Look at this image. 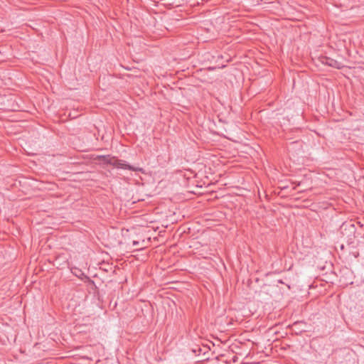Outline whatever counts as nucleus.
I'll return each mask as SVG.
<instances>
[{"instance_id": "f257e3e1", "label": "nucleus", "mask_w": 364, "mask_h": 364, "mask_svg": "<svg viewBox=\"0 0 364 364\" xmlns=\"http://www.w3.org/2000/svg\"><path fill=\"white\" fill-rule=\"evenodd\" d=\"M341 234L342 237L348 245L353 244L356 237V227L355 225L351 222L343 223L340 228Z\"/></svg>"}, {"instance_id": "f03ea898", "label": "nucleus", "mask_w": 364, "mask_h": 364, "mask_svg": "<svg viewBox=\"0 0 364 364\" xmlns=\"http://www.w3.org/2000/svg\"><path fill=\"white\" fill-rule=\"evenodd\" d=\"M319 60L322 64L328 65L330 67L336 68V69H341L344 67L343 63L341 62H339L336 60H334L330 57L326 56V55H321L319 57Z\"/></svg>"}, {"instance_id": "7ed1b4c3", "label": "nucleus", "mask_w": 364, "mask_h": 364, "mask_svg": "<svg viewBox=\"0 0 364 364\" xmlns=\"http://www.w3.org/2000/svg\"><path fill=\"white\" fill-rule=\"evenodd\" d=\"M112 166H114L117 168L128 169V170H132V171L136 170V168H133L132 166L125 164V161H124L122 160L117 159L116 157H114V163H112Z\"/></svg>"}, {"instance_id": "20e7f679", "label": "nucleus", "mask_w": 364, "mask_h": 364, "mask_svg": "<svg viewBox=\"0 0 364 364\" xmlns=\"http://www.w3.org/2000/svg\"><path fill=\"white\" fill-rule=\"evenodd\" d=\"M96 159L102 164L112 165L114 161V156L110 155H100L97 156Z\"/></svg>"}, {"instance_id": "39448f33", "label": "nucleus", "mask_w": 364, "mask_h": 364, "mask_svg": "<svg viewBox=\"0 0 364 364\" xmlns=\"http://www.w3.org/2000/svg\"><path fill=\"white\" fill-rule=\"evenodd\" d=\"M202 350H203V349H202L200 347L197 346V347H196V348L193 349V351L195 353H197V352H198V353H201V352H202Z\"/></svg>"}, {"instance_id": "423d86ee", "label": "nucleus", "mask_w": 364, "mask_h": 364, "mask_svg": "<svg viewBox=\"0 0 364 364\" xmlns=\"http://www.w3.org/2000/svg\"><path fill=\"white\" fill-rule=\"evenodd\" d=\"M294 183H295L296 186H299L300 185V182H298V183L294 182Z\"/></svg>"}]
</instances>
